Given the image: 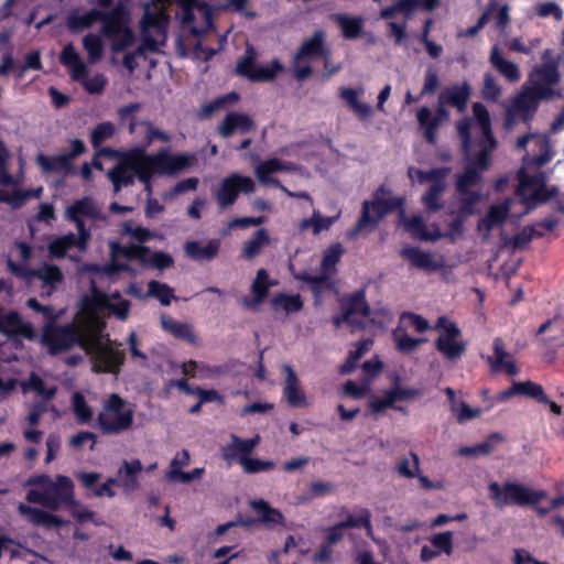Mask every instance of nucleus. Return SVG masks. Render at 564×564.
Segmentation results:
<instances>
[{"label":"nucleus","mask_w":564,"mask_h":564,"mask_svg":"<svg viewBox=\"0 0 564 564\" xmlns=\"http://www.w3.org/2000/svg\"><path fill=\"white\" fill-rule=\"evenodd\" d=\"M552 173L553 170L540 171V169H535V171H531V210L558 195L556 185L547 186Z\"/></svg>","instance_id":"f3484780"},{"label":"nucleus","mask_w":564,"mask_h":564,"mask_svg":"<svg viewBox=\"0 0 564 564\" xmlns=\"http://www.w3.org/2000/svg\"><path fill=\"white\" fill-rule=\"evenodd\" d=\"M238 462L242 466V469L246 474L269 471L273 469L275 466V464L272 460L251 457H240Z\"/></svg>","instance_id":"052dcab7"},{"label":"nucleus","mask_w":564,"mask_h":564,"mask_svg":"<svg viewBox=\"0 0 564 564\" xmlns=\"http://www.w3.org/2000/svg\"><path fill=\"white\" fill-rule=\"evenodd\" d=\"M416 117L420 126L425 128V139L434 144L436 141L435 130L442 122L448 119V111L445 109V105L437 100L436 113L433 118H431V110L427 107L420 108Z\"/></svg>","instance_id":"412c9836"},{"label":"nucleus","mask_w":564,"mask_h":564,"mask_svg":"<svg viewBox=\"0 0 564 564\" xmlns=\"http://www.w3.org/2000/svg\"><path fill=\"white\" fill-rule=\"evenodd\" d=\"M167 4V0H149L141 4L142 14L138 24L140 34L152 35L165 43L170 22Z\"/></svg>","instance_id":"6e6552de"},{"label":"nucleus","mask_w":564,"mask_h":564,"mask_svg":"<svg viewBox=\"0 0 564 564\" xmlns=\"http://www.w3.org/2000/svg\"><path fill=\"white\" fill-rule=\"evenodd\" d=\"M111 256L123 257L126 259H135L143 265L145 254L149 252V248L141 245L130 243L128 246H120L118 243H110Z\"/></svg>","instance_id":"de8ad7c7"},{"label":"nucleus","mask_w":564,"mask_h":564,"mask_svg":"<svg viewBox=\"0 0 564 564\" xmlns=\"http://www.w3.org/2000/svg\"><path fill=\"white\" fill-rule=\"evenodd\" d=\"M457 192V216L469 217L478 213L477 204L481 199L480 189L456 191Z\"/></svg>","instance_id":"79ce46f5"},{"label":"nucleus","mask_w":564,"mask_h":564,"mask_svg":"<svg viewBox=\"0 0 564 564\" xmlns=\"http://www.w3.org/2000/svg\"><path fill=\"white\" fill-rule=\"evenodd\" d=\"M494 441H501V436L495 433L490 435L489 438L485 440L484 442L477 445L459 447L457 453L460 456H469L473 458L486 456L491 453V449L494 447Z\"/></svg>","instance_id":"603ef678"},{"label":"nucleus","mask_w":564,"mask_h":564,"mask_svg":"<svg viewBox=\"0 0 564 564\" xmlns=\"http://www.w3.org/2000/svg\"><path fill=\"white\" fill-rule=\"evenodd\" d=\"M324 42L325 32L322 30H316L312 36L302 42L291 62L293 74L297 80H304L311 75L310 63L312 61L322 57L325 64L328 63L329 52Z\"/></svg>","instance_id":"423d86ee"},{"label":"nucleus","mask_w":564,"mask_h":564,"mask_svg":"<svg viewBox=\"0 0 564 564\" xmlns=\"http://www.w3.org/2000/svg\"><path fill=\"white\" fill-rule=\"evenodd\" d=\"M445 180L446 177H435L430 181L431 185L427 192L422 196V203L427 210L437 212L442 208L438 199L446 189Z\"/></svg>","instance_id":"c03bdc74"},{"label":"nucleus","mask_w":564,"mask_h":564,"mask_svg":"<svg viewBox=\"0 0 564 564\" xmlns=\"http://www.w3.org/2000/svg\"><path fill=\"white\" fill-rule=\"evenodd\" d=\"M85 354L91 361V371L95 373H110L118 376L126 360L121 344L112 341L104 332V325L97 322Z\"/></svg>","instance_id":"20e7f679"},{"label":"nucleus","mask_w":564,"mask_h":564,"mask_svg":"<svg viewBox=\"0 0 564 564\" xmlns=\"http://www.w3.org/2000/svg\"><path fill=\"white\" fill-rule=\"evenodd\" d=\"M284 373L283 392L289 405L293 408H305L307 405L306 397L300 388V381L290 365H283Z\"/></svg>","instance_id":"a878e982"},{"label":"nucleus","mask_w":564,"mask_h":564,"mask_svg":"<svg viewBox=\"0 0 564 564\" xmlns=\"http://www.w3.org/2000/svg\"><path fill=\"white\" fill-rule=\"evenodd\" d=\"M269 243L270 237L268 235L267 229L260 228L254 232L252 238H250L243 243L242 257L245 259L250 260L258 256L261 252L262 248H264Z\"/></svg>","instance_id":"49530a36"},{"label":"nucleus","mask_w":564,"mask_h":564,"mask_svg":"<svg viewBox=\"0 0 564 564\" xmlns=\"http://www.w3.org/2000/svg\"><path fill=\"white\" fill-rule=\"evenodd\" d=\"M282 69V65L276 61H272L269 66H256L249 79L252 82H270L276 73Z\"/></svg>","instance_id":"680f3d73"},{"label":"nucleus","mask_w":564,"mask_h":564,"mask_svg":"<svg viewBox=\"0 0 564 564\" xmlns=\"http://www.w3.org/2000/svg\"><path fill=\"white\" fill-rule=\"evenodd\" d=\"M560 59L561 56L555 55L552 50H545L542 54V64L535 66L531 75L534 74L536 80L557 85L561 80V74L558 72Z\"/></svg>","instance_id":"aec40b11"},{"label":"nucleus","mask_w":564,"mask_h":564,"mask_svg":"<svg viewBox=\"0 0 564 564\" xmlns=\"http://www.w3.org/2000/svg\"><path fill=\"white\" fill-rule=\"evenodd\" d=\"M531 142L533 143L534 151L531 154V170L541 169L553 160L556 151L547 133L539 134L531 132Z\"/></svg>","instance_id":"6ab92c4d"},{"label":"nucleus","mask_w":564,"mask_h":564,"mask_svg":"<svg viewBox=\"0 0 564 564\" xmlns=\"http://www.w3.org/2000/svg\"><path fill=\"white\" fill-rule=\"evenodd\" d=\"M96 325V317L91 314H84L80 310L72 323L64 326L46 327L41 336V343L48 346L52 355L69 350L75 346L86 351V348L89 347V336Z\"/></svg>","instance_id":"f03ea898"},{"label":"nucleus","mask_w":564,"mask_h":564,"mask_svg":"<svg viewBox=\"0 0 564 564\" xmlns=\"http://www.w3.org/2000/svg\"><path fill=\"white\" fill-rule=\"evenodd\" d=\"M148 159L158 170L159 174L173 175L193 165V154L171 155L167 150H161L155 154L148 155Z\"/></svg>","instance_id":"dca6fc26"},{"label":"nucleus","mask_w":564,"mask_h":564,"mask_svg":"<svg viewBox=\"0 0 564 564\" xmlns=\"http://www.w3.org/2000/svg\"><path fill=\"white\" fill-rule=\"evenodd\" d=\"M270 285L271 282L269 281L267 271L264 269L258 270L251 283L252 297L242 299L241 305L247 310H257L267 297Z\"/></svg>","instance_id":"7c9ffc66"},{"label":"nucleus","mask_w":564,"mask_h":564,"mask_svg":"<svg viewBox=\"0 0 564 564\" xmlns=\"http://www.w3.org/2000/svg\"><path fill=\"white\" fill-rule=\"evenodd\" d=\"M364 93V88H340L339 94L346 106L361 120L368 119L372 113L370 105L359 100V95Z\"/></svg>","instance_id":"e433bc0d"},{"label":"nucleus","mask_w":564,"mask_h":564,"mask_svg":"<svg viewBox=\"0 0 564 564\" xmlns=\"http://www.w3.org/2000/svg\"><path fill=\"white\" fill-rule=\"evenodd\" d=\"M400 256L409 261L412 267L425 272H434L443 267V263L437 261L433 253L416 247L408 246L402 248Z\"/></svg>","instance_id":"b1692460"},{"label":"nucleus","mask_w":564,"mask_h":564,"mask_svg":"<svg viewBox=\"0 0 564 564\" xmlns=\"http://www.w3.org/2000/svg\"><path fill=\"white\" fill-rule=\"evenodd\" d=\"M133 409L116 393L109 395L97 415V425L104 434H119L131 429Z\"/></svg>","instance_id":"39448f33"},{"label":"nucleus","mask_w":564,"mask_h":564,"mask_svg":"<svg viewBox=\"0 0 564 564\" xmlns=\"http://www.w3.org/2000/svg\"><path fill=\"white\" fill-rule=\"evenodd\" d=\"M330 19L340 28L341 35L347 40L358 39L364 28L361 17H349L345 13H336Z\"/></svg>","instance_id":"ea45409f"},{"label":"nucleus","mask_w":564,"mask_h":564,"mask_svg":"<svg viewBox=\"0 0 564 564\" xmlns=\"http://www.w3.org/2000/svg\"><path fill=\"white\" fill-rule=\"evenodd\" d=\"M340 310H345L349 317L362 321L366 327L375 323L370 317V307L366 302L365 293L361 291L351 294L348 299L341 300Z\"/></svg>","instance_id":"cd10ccee"},{"label":"nucleus","mask_w":564,"mask_h":564,"mask_svg":"<svg viewBox=\"0 0 564 564\" xmlns=\"http://www.w3.org/2000/svg\"><path fill=\"white\" fill-rule=\"evenodd\" d=\"M82 310L84 314H91L96 317L97 322L106 327V323L99 315L100 310H107L115 315L119 321H126L129 316L130 303L127 300L112 301L111 297L105 294H95L90 299L83 302Z\"/></svg>","instance_id":"ddd939ff"},{"label":"nucleus","mask_w":564,"mask_h":564,"mask_svg":"<svg viewBox=\"0 0 564 564\" xmlns=\"http://www.w3.org/2000/svg\"><path fill=\"white\" fill-rule=\"evenodd\" d=\"M59 62L67 66L74 80H82L87 75V68L72 43L66 44L61 54Z\"/></svg>","instance_id":"4c0bfd02"},{"label":"nucleus","mask_w":564,"mask_h":564,"mask_svg":"<svg viewBox=\"0 0 564 564\" xmlns=\"http://www.w3.org/2000/svg\"><path fill=\"white\" fill-rule=\"evenodd\" d=\"M162 327L171 333L178 339H184L188 343H195V335L193 333V326L189 323L175 322L169 316L161 317Z\"/></svg>","instance_id":"a18cd8bd"},{"label":"nucleus","mask_w":564,"mask_h":564,"mask_svg":"<svg viewBox=\"0 0 564 564\" xmlns=\"http://www.w3.org/2000/svg\"><path fill=\"white\" fill-rule=\"evenodd\" d=\"M65 214L84 215L93 219H105L102 210L89 197H84L67 207Z\"/></svg>","instance_id":"09e8293b"},{"label":"nucleus","mask_w":564,"mask_h":564,"mask_svg":"<svg viewBox=\"0 0 564 564\" xmlns=\"http://www.w3.org/2000/svg\"><path fill=\"white\" fill-rule=\"evenodd\" d=\"M531 400L536 402L543 410H549L555 415H560L562 412L561 405L551 400L539 383L531 382Z\"/></svg>","instance_id":"864d4df0"},{"label":"nucleus","mask_w":564,"mask_h":564,"mask_svg":"<svg viewBox=\"0 0 564 564\" xmlns=\"http://www.w3.org/2000/svg\"><path fill=\"white\" fill-rule=\"evenodd\" d=\"M249 505L260 513L259 520L261 522L268 525L283 522L284 518L282 513L278 509L270 507V505L265 500H251Z\"/></svg>","instance_id":"3c124183"},{"label":"nucleus","mask_w":564,"mask_h":564,"mask_svg":"<svg viewBox=\"0 0 564 564\" xmlns=\"http://www.w3.org/2000/svg\"><path fill=\"white\" fill-rule=\"evenodd\" d=\"M256 51L251 45H247L245 55L238 61L236 72L249 79V75L256 68Z\"/></svg>","instance_id":"338daca9"},{"label":"nucleus","mask_w":564,"mask_h":564,"mask_svg":"<svg viewBox=\"0 0 564 564\" xmlns=\"http://www.w3.org/2000/svg\"><path fill=\"white\" fill-rule=\"evenodd\" d=\"M420 469L419 456L411 452L408 456L400 458L395 465V471L403 478H413Z\"/></svg>","instance_id":"4d7b16f0"},{"label":"nucleus","mask_w":564,"mask_h":564,"mask_svg":"<svg viewBox=\"0 0 564 564\" xmlns=\"http://www.w3.org/2000/svg\"><path fill=\"white\" fill-rule=\"evenodd\" d=\"M553 86V84H546L531 78V117L540 101L552 100L561 96V91Z\"/></svg>","instance_id":"a19ab883"},{"label":"nucleus","mask_w":564,"mask_h":564,"mask_svg":"<svg viewBox=\"0 0 564 564\" xmlns=\"http://www.w3.org/2000/svg\"><path fill=\"white\" fill-rule=\"evenodd\" d=\"M419 391L412 388L395 386L387 390L382 399L370 401L369 406L375 414L381 413L384 409L393 406L395 401H404L419 397Z\"/></svg>","instance_id":"c756f323"},{"label":"nucleus","mask_w":564,"mask_h":564,"mask_svg":"<svg viewBox=\"0 0 564 564\" xmlns=\"http://www.w3.org/2000/svg\"><path fill=\"white\" fill-rule=\"evenodd\" d=\"M18 512L24 516L29 522L44 528H61L65 522L62 518L50 513L46 510L33 508L23 503L18 506Z\"/></svg>","instance_id":"2f4dec72"},{"label":"nucleus","mask_w":564,"mask_h":564,"mask_svg":"<svg viewBox=\"0 0 564 564\" xmlns=\"http://www.w3.org/2000/svg\"><path fill=\"white\" fill-rule=\"evenodd\" d=\"M174 263L173 258L163 251H155L151 256L145 254V259L143 261V268L153 267L160 271H163L166 268L172 267Z\"/></svg>","instance_id":"774afa93"},{"label":"nucleus","mask_w":564,"mask_h":564,"mask_svg":"<svg viewBox=\"0 0 564 564\" xmlns=\"http://www.w3.org/2000/svg\"><path fill=\"white\" fill-rule=\"evenodd\" d=\"M148 154L142 149H133L121 155L118 163L112 167L119 176L122 186H130L134 183V177L139 181L148 178Z\"/></svg>","instance_id":"9b49d317"},{"label":"nucleus","mask_w":564,"mask_h":564,"mask_svg":"<svg viewBox=\"0 0 564 564\" xmlns=\"http://www.w3.org/2000/svg\"><path fill=\"white\" fill-rule=\"evenodd\" d=\"M381 218L382 217H379L372 209L371 202L365 200L362 203L360 217L354 228L349 230L348 238L354 239L362 231H372Z\"/></svg>","instance_id":"58836bf2"},{"label":"nucleus","mask_w":564,"mask_h":564,"mask_svg":"<svg viewBox=\"0 0 564 564\" xmlns=\"http://www.w3.org/2000/svg\"><path fill=\"white\" fill-rule=\"evenodd\" d=\"M253 128L254 122L249 115L231 111L225 116L223 122L217 127V132L223 138H228L235 131L247 133Z\"/></svg>","instance_id":"bb28decb"},{"label":"nucleus","mask_w":564,"mask_h":564,"mask_svg":"<svg viewBox=\"0 0 564 564\" xmlns=\"http://www.w3.org/2000/svg\"><path fill=\"white\" fill-rule=\"evenodd\" d=\"M403 197H392L391 192L384 185H381L371 200L372 209L379 217H384L389 212L403 204Z\"/></svg>","instance_id":"f704fd0d"},{"label":"nucleus","mask_w":564,"mask_h":564,"mask_svg":"<svg viewBox=\"0 0 564 564\" xmlns=\"http://www.w3.org/2000/svg\"><path fill=\"white\" fill-rule=\"evenodd\" d=\"M25 486H34L26 494V501L39 503L48 510H58L62 505L77 506L74 500L73 481L64 475L55 479L47 475L29 478Z\"/></svg>","instance_id":"7ed1b4c3"},{"label":"nucleus","mask_w":564,"mask_h":564,"mask_svg":"<svg viewBox=\"0 0 564 564\" xmlns=\"http://www.w3.org/2000/svg\"><path fill=\"white\" fill-rule=\"evenodd\" d=\"M148 296L156 297L160 303L164 306H167L171 303V300L174 299L173 289L170 288L165 283H161L158 281H150L148 283Z\"/></svg>","instance_id":"13d9d810"},{"label":"nucleus","mask_w":564,"mask_h":564,"mask_svg":"<svg viewBox=\"0 0 564 564\" xmlns=\"http://www.w3.org/2000/svg\"><path fill=\"white\" fill-rule=\"evenodd\" d=\"M511 199H505L500 204L491 205L485 218L480 219L477 225V230L481 234L482 238L487 240L494 227L503 224L510 210Z\"/></svg>","instance_id":"5701e85b"},{"label":"nucleus","mask_w":564,"mask_h":564,"mask_svg":"<svg viewBox=\"0 0 564 564\" xmlns=\"http://www.w3.org/2000/svg\"><path fill=\"white\" fill-rule=\"evenodd\" d=\"M489 62L491 66L503 75L510 82H516L520 78L519 69L517 65L506 58L502 57L500 51L497 46L491 48L489 55Z\"/></svg>","instance_id":"37998d69"},{"label":"nucleus","mask_w":564,"mask_h":564,"mask_svg":"<svg viewBox=\"0 0 564 564\" xmlns=\"http://www.w3.org/2000/svg\"><path fill=\"white\" fill-rule=\"evenodd\" d=\"M72 159L66 153H58L51 158L44 154H37L35 156L36 164L42 169L43 172H58L68 174L73 171Z\"/></svg>","instance_id":"c9c22d12"},{"label":"nucleus","mask_w":564,"mask_h":564,"mask_svg":"<svg viewBox=\"0 0 564 564\" xmlns=\"http://www.w3.org/2000/svg\"><path fill=\"white\" fill-rule=\"evenodd\" d=\"M30 275L42 280L45 284H54L63 280L62 271L56 265L43 264L30 271Z\"/></svg>","instance_id":"bf43d9fd"},{"label":"nucleus","mask_w":564,"mask_h":564,"mask_svg":"<svg viewBox=\"0 0 564 564\" xmlns=\"http://www.w3.org/2000/svg\"><path fill=\"white\" fill-rule=\"evenodd\" d=\"M274 310H284L286 313L297 312L302 308V301L300 295H284L280 294L271 301Z\"/></svg>","instance_id":"0e129e2a"},{"label":"nucleus","mask_w":564,"mask_h":564,"mask_svg":"<svg viewBox=\"0 0 564 564\" xmlns=\"http://www.w3.org/2000/svg\"><path fill=\"white\" fill-rule=\"evenodd\" d=\"M469 97L470 86L467 83H463L462 85H454L444 89L438 96V101L453 106L463 112L467 108Z\"/></svg>","instance_id":"72a5a7b5"},{"label":"nucleus","mask_w":564,"mask_h":564,"mask_svg":"<svg viewBox=\"0 0 564 564\" xmlns=\"http://www.w3.org/2000/svg\"><path fill=\"white\" fill-rule=\"evenodd\" d=\"M473 113L479 128L480 150L473 159L470 154V137L474 123L469 119L459 120L456 128L460 138V149L466 167L464 173L456 176V191H473V187L481 184V172L489 167V155L497 147V141L492 135L488 110L481 104L475 102L473 105Z\"/></svg>","instance_id":"f257e3e1"},{"label":"nucleus","mask_w":564,"mask_h":564,"mask_svg":"<svg viewBox=\"0 0 564 564\" xmlns=\"http://www.w3.org/2000/svg\"><path fill=\"white\" fill-rule=\"evenodd\" d=\"M0 333L9 337L20 336L26 339L35 337L32 325L23 322L17 312L0 315Z\"/></svg>","instance_id":"4be33fe9"},{"label":"nucleus","mask_w":564,"mask_h":564,"mask_svg":"<svg viewBox=\"0 0 564 564\" xmlns=\"http://www.w3.org/2000/svg\"><path fill=\"white\" fill-rule=\"evenodd\" d=\"M130 13L128 8L119 1L112 7V14L107 24L101 26V33L112 40L111 51L122 52L134 42V33L130 28Z\"/></svg>","instance_id":"0eeeda50"},{"label":"nucleus","mask_w":564,"mask_h":564,"mask_svg":"<svg viewBox=\"0 0 564 564\" xmlns=\"http://www.w3.org/2000/svg\"><path fill=\"white\" fill-rule=\"evenodd\" d=\"M344 250L340 245L335 243L325 251L317 273L301 272L297 279L311 284L314 290L321 284L325 283L330 276L336 273V263L339 261Z\"/></svg>","instance_id":"4468645a"},{"label":"nucleus","mask_w":564,"mask_h":564,"mask_svg":"<svg viewBox=\"0 0 564 564\" xmlns=\"http://www.w3.org/2000/svg\"><path fill=\"white\" fill-rule=\"evenodd\" d=\"M488 487L492 494L495 506L498 508L507 505H529V490L523 486L507 481L503 487H500L497 482H490Z\"/></svg>","instance_id":"2eb2a0df"},{"label":"nucleus","mask_w":564,"mask_h":564,"mask_svg":"<svg viewBox=\"0 0 564 564\" xmlns=\"http://www.w3.org/2000/svg\"><path fill=\"white\" fill-rule=\"evenodd\" d=\"M74 246L77 247L76 236L74 234L61 236L48 243V254L52 258H63L67 250Z\"/></svg>","instance_id":"5fc2aeb1"},{"label":"nucleus","mask_w":564,"mask_h":564,"mask_svg":"<svg viewBox=\"0 0 564 564\" xmlns=\"http://www.w3.org/2000/svg\"><path fill=\"white\" fill-rule=\"evenodd\" d=\"M405 229L411 232V235L420 240L424 241H435L442 237L441 234L431 235L425 230L424 220L421 216H413L405 224Z\"/></svg>","instance_id":"6e6d98bb"},{"label":"nucleus","mask_w":564,"mask_h":564,"mask_svg":"<svg viewBox=\"0 0 564 564\" xmlns=\"http://www.w3.org/2000/svg\"><path fill=\"white\" fill-rule=\"evenodd\" d=\"M83 46L86 50L88 54V61L90 63H96L98 59L101 58L104 47L101 40L96 34H88L83 39Z\"/></svg>","instance_id":"e2e57ef3"},{"label":"nucleus","mask_w":564,"mask_h":564,"mask_svg":"<svg viewBox=\"0 0 564 564\" xmlns=\"http://www.w3.org/2000/svg\"><path fill=\"white\" fill-rule=\"evenodd\" d=\"M143 467L139 459L123 460L117 471V485L122 487L126 492H132L140 486L139 475Z\"/></svg>","instance_id":"c85d7f7f"},{"label":"nucleus","mask_w":564,"mask_h":564,"mask_svg":"<svg viewBox=\"0 0 564 564\" xmlns=\"http://www.w3.org/2000/svg\"><path fill=\"white\" fill-rule=\"evenodd\" d=\"M115 126L109 121L98 123L90 132V141L94 148L110 139L115 134Z\"/></svg>","instance_id":"69168bd1"},{"label":"nucleus","mask_w":564,"mask_h":564,"mask_svg":"<svg viewBox=\"0 0 564 564\" xmlns=\"http://www.w3.org/2000/svg\"><path fill=\"white\" fill-rule=\"evenodd\" d=\"M219 247L220 241L218 239H210L205 243L200 241H186L184 252L194 261H210L217 257Z\"/></svg>","instance_id":"473e14b6"},{"label":"nucleus","mask_w":564,"mask_h":564,"mask_svg":"<svg viewBox=\"0 0 564 564\" xmlns=\"http://www.w3.org/2000/svg\"><path fill=\"white\" fill-rule=\"evenodd\" d=\"M494 354L486 358L489 365L490 373L496 375L510 361L511 356L506 351L502 339L496 338L492 347Z\"/></svg>","instance_id":"8fccbe9b"},{"label":"nucleus","mask_w":564,"mask_h":564,"mask_svg":"<svg viewBox=\"0 0 564 564\" xmlns=\"http://www.w3.org/2000/svg\"><path fill=\"white\" fill-rule=\"evenodd\" d=\"M535 337L540 340V354L544 362L551 364L556 358L555 347L564 343V322L561 318L545 321L538 328Z\"/></svg>","instance_id":"f8f14e48"},{"label":"nucleus","mask_w":564,"mask_h":564,"mask_svg":"<svg viewBox=\"0 0 564 564\" xmlns=\"http://www.w3.org/2000/svg\"><path fill=\"white\" fill-rule=\"evenodd\" d=\"M529 118V85L524 84L521 91L506 107V127L511 128L519 121Z\"/></svg>","instance_id":"393cba45"},{"label":"nucleus","mask_w":564,"mask_h":564,"mask_svg":"<svg viewBox=\"0 0 564 564\" xmlns=\"http://www.w3.org/2000/svg\"><path fill=\"white\" fill-rule=\"evenodd\" d=\"M435 329L440 335L435 340V347L447 360H457L466 351L467 341L460 340L462 332L456 324L449 322L446 317L437 318Z\"/></svg>","instance_id":"1a4fd4ad"},{"label":"nucleus","mask_w":564,"mask_h":564,"mask_svg":"<svg viewBox=\"0 0 564 564\" xmlns=\"http://www.w3.org/2000/svg\"><path fill=\"white\" fill-rule=\"evenodd\" d=\"M254 189L256 184L251 177L231 173L220 181L218 187L214 191V197L219 210L223 212L236 203L239 193L250 194Z\"/></svg>","instance_id":"9d476101"},{"label":"nucleus","mask_w":564,"mask_h":564,"mask_svg":"<svg viewBox=\"0 0 564 564\" xmlns=\"http://www.w3.org/2000/svg\"><path fill=\"white\" fill-rule=\"evenodd\" d=\"M113 0H97L101 9H93L84 14H72L68 18V26L72 30L89 28L94 22L100 21L102 25L107 24L112 14Z\"/></svg>","instance_id":"a211bd4d"}]
</instances>
